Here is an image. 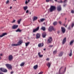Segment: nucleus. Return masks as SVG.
<instances>
[{
    "label": "nucleus",
    "instance_id": "nucleus-29",
    "mask_svg": "<svg viewBox=\"0 0 74 74\" xmlns=\"http://www.w3.org/2000/svg\"><path fill=\"white\" fill-rule=\"evenodd\" d=\"M38 55L40 58H41V57H42L43 56L42 55H40V53H38Z\"/></svg>",
    "mask_w": 74,
    "mask_h": 74
},
{
    "label": "nucleus",
    "instance_id": "nucleus-38",
    "mask_svg": "<svg viewBox=\"0 0 74 74\" xmlns=\"http://www.w3.org/2000/svg\"><path fill=\"white\" fill-rule=\"evenodd\" d=\"M71 12L73 14L74 13V11L73 10H71Z\"/></svg>",
    "mask_w": 74,
    "mask_h": 74
},
{
    "label": "nucleus",
    "instance_id": "nucleus-42",
    "mask_svg": "<svg viewBox=\"0 0 74 74\" xmlns=\"http://www.w3.org/2000/svg\"><path fill=\"white\" fill-rule=\"evenodd\" d=\"M59 23L60 25H62V21H59Z\"/></svg>",
    "mask_w": 74,
    "mask_h": 74
},
{
    "label": "nucleus",
    "instance_id": "nucleus-28",
    "mask_svg": "<svg viewBox=\"0 0 74 74\" xmlns=\"http://www.w3.org/2000/svg\"><path fill=\"white\" fill-rule=\"evenodd\" d=\"M62 69V67H61L60 69L59 70V74H62V73H61L60 72V70Z\"/></svg>",
    "mask_w": 74,
    "mask_h": 74
},
{
    "label": "nucleus",
    "instance_id": "nucleus-48",
    "mask_svg": "<svg viewBox=\"0 0 74 74\" xmlns=\"http://www.w3.org/2000/svg\"><path fill=\"white\" fill-rule=\"evenodd\" d=\"M53 47V45H50L49 46V47H50V48H51V47Z\"/></svg>",
    "mask_w": 74,
    "mask_h": 74
},
{
    "label": "nucleus",
    "instance_id": "nucleus-47",
    "mask_svg": "<svg viewBox=\"0 0 74 74\" xmlns=\"http://www.w3.org/2000/svg\"><path fill=\"white\" fill-rule=\"evenodd\" d=\"M26 12V13H28L29 12V10H27Z\"/></svg>",
    "mask_w": 74,
    "mask_h": 74
},
{
    "label": "nucleus",
    "instance_id": "nucleus-1",
    "mask_svg": "<svg viewBox=\"0 0 74 74\" xmlns=\"http://www.w3.org/2000/svg\"><path fill=\"white\" fill-rule=\"evenodd\" d=\"M55 10H56V7L53 5L51 6L49 9V11L51 12H52L53 11H55Z\"/></svg>",
    "mask_w": 74,
    "mask_h": 74
},
{
    "label": "nucleus",
    "instance_id": "nucleus-37",
    "mask_svg": "<svg viewBox=\"0 0 74 74\" xmlns=\"http://www.w3.org/2000/svg\"><path fill=\"white\" fill-rule=\"evenodd\" d=\"M68 29L69 30H71V26L70 25V26H69L68 28Z\"/></svg>",
    "mask_w": 74,
    "mask_h": 74
},
{
    "label": "nucleus",
    "instance_id": "nucleus-2",
    "mask_svg": "<svg viewBox=\"0 0 74 74\" xmlns=\"http://www.w3.org/2000/svg\"><path fill=\"white\" fill-rule=\"evenodd\" d=\"M5 66L7 67V68L8 69H10L11 70H12V67L11 65L10 64H6Z\"/></svg>",
    "mask_w": 74,
    "mask_h": 74
},
{
    "label": "nucleus",
    "instance_id": "nucleus-63",
    "mask_svg": "<svg viewBox=\"0 0 74 74\" xmlns=\"http://www.w3.org/2000/svg\"><path fill=\"white\" fill-rule=\"evenodd\" d=\"M1 57H0V59H1Z\"/></svg>",
    "mask_w": 74,
    "mask_h": 74
},
{
    "label": "nucleus",
    "instance_id": "nucleus-20",
    "mask_svg": "<svg viewBox=\"0 0 74 74\" xmlns=\"http://www.w3.org/2000/svg\"><path fill=\"white\" fill-rule=\"evenodd\" d=\"M23 8L24 11H26L28 8V7L27 6H24L23 7Z\"/></svg>",
    "mask_w": 74,
    "mask_h": 74
},
{
    "label": "nucleus",
    "instance_id": "nucleus-34",
    "mask_svg": "<svg viewBox=\"0 0 74 74\" xmlns=\"http://www.w3.org/2000/svg\"><path fill=\"white\" fill-rule=\"evenodd\" d=\"M74 26V23H72V25H71V28H72L73 26Z\"/></svg>",
    "mask_w": 74,
    "mask_h": 74
},
{
    "label": "nucleus",
    "instance_id": "nucleus-26",
    "mask_svg": "<svg viewBox=\"0 0 74 74\" xmlns=\"http://www.w3.org/2000/svg\"><path fill=\"white\" fill-rule=\"evenodd\" d=\"M41 30H42L43 31L45 30V28L44 27H42L41 28Z\"/></svg>",
    "mask_w": 74,
    "mask_h": 74
},
{
    "label": "nucleus",
    "instance_id": "nucleus-41",
    "mask_svg": "<svg viewBox=\"0 0 74 74\" xmlns=\"http://www.w3.org/2000/svg\"><path fill=\"white\" fill-rule=\"evenodd\" d=\"M15 22V20H13L12 21V23H14Z\"/></svg>",
    "mask_w": 74,
    "mask_h": 74
},
{
    "label": "nucleus",
    "instance_id": "nucleus-58",
    "mask_svg": "<svg viewBox=\"0 0 74 74\" xmlns=\"http://www.w3.org/2000/svg\"><path fill=\"white\" fill-rule=\"evenodd\" d=\"M32 14V13L31 12H29V14Z\"/></svg>",
    "mask_w": 74,
    "mask_h": 74
},
{
    "label": "nucleus",
    "instance_id": "nucleus-21",
    "mask_svg": "<svg viewBox=\"0 0 74 74\" xmlns=\"http://www.w3.org/2000/svg\"><path fill=\"white\" fill-rule=\"evenodd\" d=\"M63 52H61L59 54V56L60 57H61L62 56H63Z\"/></svg>",
    "mask_w": 74,
    "mask_h": 74
},
{
    "label": "nucleus",
    "instance_id": "nucleus-32",
    "mask_svg": "<svg viewBox=\"0 0 74 74\" xmlns=\"http://www.w3.org/2000/svg\"><path fill=\"white\" fill-rule=\"evenodd\" d=\"M72 51L71 50V52L70 53L69 55V56H72Z\"/></svg>",
    "mask_w": 74,
    "mask_h": 74
},
{
    "label": "nucleus",
    "instance_id": "nucleus-31",
    "mask_svg": "<svg viewBox=\"0 0 74 74\" xmlns=\"http://www.w3.org/2000/svg\"><path fill=\"white\" fill-rule=\"evenodd\" d=\"M56 1L58 2L59 3H63V1H62V0H60V1H58V0H56Z\"/></svg>",
    "mask_w": 74,
    "mask_h": 74
},
{
    "label": "nucleus",
    "instance_id": "nucleus-61",
    "mask_svg": "<svg viewBox=\"0 0 74 74\" xmlns=\"http://www.w3.org/2000/svg\"><path fill=\"white\" fill-rule=\"evenodd\" d=\"M14 1H16V0H14Z\"/></svg>",
    "mask_w": 74,
    "mask_h": 74
},
{
    "label": "nucleus",
    "instance_id": "nucleus-56",
    "mask_svg": "<svg viewBox=\"0 0 74 74\" xmlns=\"http://www.w3.org/2000/svg\"><path fill=\"white\" fill-rule=\"evenodd\" d=\"M29 1H30V0H28V3H29Z\"/></svg>",
    "mask_w": 74,
    "mask_h": 74
},
{
    "label": "nucleus",
    "instance_id": "nucleus-7",
    "mask_svg": "<svg viewBox=\"0 0 74 74\" xmlns=\"http://www.w3.org/2000/svg\"><path fill=\"white\" fill-rule=\"evenodd\" d=\"M18 27V25H14L12 27V28L13 29H17Z\"/></svg>",
    "mask_w": 74,
    "mask_h": 74
},
{
    "label": "nucleus",
    "instance_id": "nucleus-15",
    "mask_svg": "<svg viewBox=\"0 0 74 74\" xmlns=\"http://www.w3.org/2000/svg\"><path fill=\"white\" fill-rule=\"evenodd\" d=\"M46 36H47V34L45 32L43 33L42 34V37L43 38H45Z\"/></svg>",
    "mask_w": 74,
    "mask_h": 74
},
{
    "label": "nucleus",
    "instance_id": "nucleus-8",
    "mask_svg": "<svg viewBox=\"0 0 74 74\" xmlns=\"http://www.w3.org/2000/svg\"><path fill=\"white\" fill-rule=\"evenodd\" d=\"M52 40V39L51 37H50L49 39H48L47 40V43H51V41Z\"/></svg>",
    "mask_w": 74,
    "mask_h": 74
},
{
    "label": "nucleus",
    "instance_id": "nucleus-39",
    "mask_svg": "<svg viewBox=\"0 0 74 74\" xmlns=\"http://www.w3.org/2000/svg\"><path fill=\"white\" fill-rule=\"evenodd\" d=\"M67 0H65L64 1V3H66V2H67Z\"/></svg>",
    "mask_w": 74,
    "mask_h": 74
},
{
    "label": "nucleus",
    "instance_id": "nucleus-9",
    "mask_svg": "<svg viewBox=\"0 0 74 74\" xmlns=\"http://www.w3.org/2000/svg\"><path fill=\"white\" fill-rule=\"evenodd\" d=\"M8 58L9 61H11V60H12V59H13V57H12V56L11 55H10L9 56Z\"/></svg>",
    "mask_w": 74,
    "mask_h": 74
},
{
    "label": "nucleus",
    "instance_id": "nucleus-13",
    "mask_svg": "<svg viewBox=\"0 0 74 74\" xmlns=\"http://www.w3.org/2000/svg\"><path fill=\"white\" fill-rule=\"evenodd\" d=\"M7 33H4L2 34L1 35H0V38L1 37H3V36H5V35H7Z\"/></svg>",
    "mask_w": 74,
    "mask_h": 74
},
{
    "label": "nucleus",
    "instance_id": "nucleus-23",
    "mask_svg": "<svg viewBox=\"0 0 74 74\" xmlns=\"http://www.w3.org/2000/svg\"><path fill=\"white\" fill-rule=\"evenodd\" d=\"M21 21H22V19L21 18L17 21V23L18 24H20L21 23Z\"/></svg>",
    "mask_w": 74,
    "mask_h": 74
},
{
    "label": "nucleus",
    "instance_id": "nucleus-19",
    "mask_svg": "<svg viewBox=\"0 0 74 74\" xmlns=\"http://www.w3.org/2000/svg\"><path fill=\"white\" fill-rule=\"evenodd\" d=\"M16 32H22V30L20 29L19 28H18L16 31Z\"/></svg>",
    "mask_w": 74,
    "mask_h": 74
},
{
    "label": "nucleus",
    "instance_id": "nucleus-62",
    "mask_svg": "<svg viewBox=\"0 0 74 74\" xmlns=\"http://www.w3.org/2000/svg\"><path fill=\"white\" fill-rule=\"evenodd\" d=\"M58 23V22H56V24Z\"/></svg>",
    "mask_w": 74,
    "mask_h": 74
},
{
    "label": "nucleus",
    "instance_id": "nucleus-24",
    "mask_svg": "<svg viewBox=\"0 0 74 74\" xmlns=\"http://www.w3.org/2000/svg\"><path fill=\"white\" fill-rule=\"evenodd\" d=\"M47 66L49 68L51 66V63H50V62H48L47 64Z\"/></svg>",
    "mask_w": 74,
    "mask_h": 74
},
{
    "label": "nucleus",
    "instance_id": "nucleus-30",
    "mask_svg": "<svg viewBox=\"0 0 74 74\" xmlns=\"http://www.w3.org/2000/svg\"><path fill=\"white\" fill-rule=\"evenodd\" d=\"M25 62H23L21 63L20 65L22 67V66H23L24 65V64H25Z\"/></svg>",
    "mask_w": 74,
    "mask_h": 74
},
{
    "label": "nucleus",
    "instance_id": "nucleus-40",
    "mask_svg": "<svg viewBox=\"0 0 74 74\" xmlns=\"http://www.w3.org/2000/svg\"><path fill=\"white\" fill-rule=\"evenodd\" d=\"M29 2L27 1V0H26L25 1V4H27Z\"/></svg>",
    "mask_w": 74,
    "mask_h": 74
},
{
    "label": "nucleus",
    "instance_id": "nucleus-52",
    "mask_svg": "<svg viewBox=\"0 0 74 74\" xmlns=\"http://www.w3.org/2000/svg\"><path fill=\"white\" fill-rule=\"evenodd\" d=\"M0 74H3V73H2V72H0Z\"/></svg>",
    "mask_w": 74,
    "mask_h": 74
},
{
    "label": "nucleus",
    "instance_id": "nucleus-33",
    "mask_svg": "<svg viewBox=\"0 0 74 74\" xmlns=\"http://www.w3.org/2000/svg\"><path fill=\"white\" fill-rule=\"evenodd\" d=\"M12 46L13 47V46H18L17 44H12Z\"/></svg>",
    "mask_w": 74,
    "mask_h": 74
},
{
    "label": "nucleus",
    "instance_id": "nucleus-3",
    "mask_svg": "<svg viewBox=\"0 0 74 74\" xmlns=\"http://www.w3.org/2000/svg\"><path fill=\"white\" fill-rule=\"evenodd\" d=\"M53 29V26H50L48 29V30L50 32H51L52 31Z\"/></svg>",
    "mask_w": 74,
    "mask_h": 74
},
{
    "label": "nucleus",
    "instance_id": "nucleus-6",
    "mask_svg": "<svg viewBox=\"0 0 74 74\" xmlns=\"http://www.w3.org/2000/svg\"><path fill=\"white\" fill-rule=\"evenodd\" d=\"M41 35L39 33H37L36 34V39H38V38H40V36Z\"/></svg>",
    "mask_w": 74,
    "mask_h": 74
},
{
    "label": "nucleus",
    "instance_id": "nucleus-22",
    "mask_svg": "<svg viewBox=\"0 0 74 74\" xmlns=\"http://www.w3.org/2000/svg\"><path fill=\"white\" fill-rule=\"evenodd\" d=\"M38 67V65H36L34 66L33 67L34 69L36 70Z\"/></svg>",
    "mask_w": 74,
    "mask_h": 74
},
{
    "label": "nucleus",
    "instance_id": "nucleus-44",
    "mask_svg": "<svg viewBox=\"0 0 74 74\" xmlns=\"http://www.w3.org/2000/svg\"><path fill=\"white\" fill-rule=\"evenodd\" d=\"M63 25L65 27H67V25H66V24H63Z\"/></svg>",
    "mask_w": 74,
    "mask_h": 74
},
{
    "label": "nucleus",
    "instance_id": "nucleus-60",
    "mask_svg": "<svg viewBox=\"0 0 74 74\" xmlns=\"http://www.w3.org/2000/svg\"><path fill=\"white\" fill-rule=\"evenodd\" d=\"M65 20H67V18H65Z\"/></svg>",
    "mask_w": 74,
    "mask_h": 74
},
{
    "label": "nucleus",
    "instance_id": "nucleus-14",
    "mask_svg": "<svg viewBox=\"0 0 74 74\" xmlns=\"http://www.w3.org/2000/svg\"><path fill=\"white\" fill-rule=\"evenodd\" d=\"M66 42V38H64L62 41V44L63 45Z\"/></svg>",
    "mask_w": 74,
    "mask_h": 74
},
{
    "label": "nucleus",
    "instance_id": "nucleus-45",
    "mask_svg": "<svg viewBox=\"0 0 74 74\" xmlns=\"http://www.w3.org/2000/svg\"><path fill=\"white\" fill-rule=\"evenodd\" d=\"M53 54H56V51H54L53 52Z\"/></svg>",
    "mask_w": 74,
    "mask_h": 74
},
{
    "label": "nucleus",
    "instance_id": "nucleus-46",
    "mask_svg": "<svg viewBox=\"0 0 74 74\" xmlns=\"http://www.w3.org/2000/svg\"><path fill=\"white\" fill-rule=\"evenodd\" d=\"M46 2H49V0H46Z\"/></svg>",
    "mask_w": 74,
    "mask_h": 74
},
{
    "label": "nucleus",
    "instance_id": "nucleus-35",
    "mask_svg": "<svg viewBox=\"0 0 74 74\" xmlns=\"http://www.w3.org/2000/svg\"><path fill=\"white\" fill-rule=\"evenodd\" d=\"M53 25L54 26H55L56 25V21L54 22L53 23Z\"/></svg>",
    "mask_w": 74,
    "mask_h": 74
},
{
    "label": "nucleus",
    "instance_id": "nucleus-54",
    "mask_svg": "<svg viewBox=\"0 0 74 74\" xmlns=\"http://www.w3.org/2000/svg\"><path fill=\"white\" fill-rule=\"evenodd\" d=\"M45 49H46L45 48L43 49L44 51H45Z\"/></svg>",
    "mask_w": 74,
    "mask_h": 74
},
{
    "label": "nucleus",
    "instance_id": "nucleus-59",
    "mask_svg": "<svg viewBox=\"0 0 74 74\" xmlns=\"http://www.w3.org/2000/svg\"><path fill=\"white\" fill-rule=\"evenodd\" d=\"M2 55H3V54H0V56H2Z\"/></svg>",
    "mask_w": 74,
    "mask_h": 74
},
{
    "label": "nucleus",
    "instance_id": "nucleus-49",
    "mask_svg": "<svg viewBox=\"0 0 74 74\" xmlns=\"http://www.w3.org/2000/svg\"><path fill=\"white\" fill-rule=\"evenodd\" d=\"M49 60V58H47L46 59V60L48 61V60Z\"/></svg>",
    "mask_w": 74,
    "mask_h": 74
},
{
    "label": "nucleus",
    "instance_id": "nucleus-64",
    "mask_svg": "<svg viewBox=\"0 0 74 74\" xmlns=\"http://www.w3.org/2000/svg\"><path fill=\"white\" fill-rule=\"evenodd\" d=\"M55 0V1H56V0Z\"/></svg>",
    "mask_w": 74,
    "mask_h": 74
},
{
    "label": "nucleus",
    "instance_id": "nucleus-5",
    "mask_svg": "<svg viewBox=\"0 0 74 74\" xmlns=\"http://www.w3.org/2000/svg\"><path fill=\"white\" fill-rule=\"evenodd\" d=\"M38 30H39V26L36 29H33L32 32L33 33H34L35 32L38 31Z\"/></svg>",
    "mask_w": 74,
    "mask_h": 74
},
{
    "label": "nucleus",
    "instance_id": "nucleus-53",
    "mask_svg": "<svg viewBox=\"0 0 74 74\" xmlns=\"http://www.w3.org/2000/svg\"><path fill=\"white\" fill-rule=\"evenodd\" d=\"M11 8H12V6H10V9H11Z\"/></svg>",
    "mask_w": 74,
    "mask_h": 74
},
{
    "label": "nucleus",
    "instance_id": "nucleus-17",
    "mask_svg": "<svg viewBox=\"0 0 74 74\" xmlns=\"http://www.w3.org/2000/svg\"><path fill=\"white\" fill-rule=\"evenodd\" d=\"M45 21V19L44 18H41V19H40V20H38V21L39 22H42L43 21Z\"/></svg>",
    "mask_w": 74,
    "mask_h": 74
},
{
    "label": "nucleus",
    "instance_id": "nucleus-18",
    "mask_svg": "<svg viewBox=\"0 0 74 74\" xmlns=\"http://www.w3.org/2000/svg\"><path fill=\"white\" fill-rule=\"evenodd\" d=\"M43 45H44V44L43 43H40L38 44V47H42Z\"/></svg>",
    "mask_w": 74,
    "mask_h": 74
},
{
    "label": "nucleus",
    "instance_id": "nucleus-57",
    "mask_svg": "<svg viewBox=\"0 0 74 74\" xmlns=\"http://www.w3.org/2000/svg\"><path fill=\"white\" fill-rule=\"evenodd\" d=\"M66 68H65V70L64 71H66Z\"/></svg>",
    "mask_w": 74,
    "mask_h": 74
},
{
    "label": "nucleus",
    "instance_id": "nucleus-4",
    "mask_svg": "<svg viewBox=\"0 0 74 74\" xmlns=\"http://www.w3.org/2000/svg\"><path fill=\"white\" fill-rule=\"evenodd\" d=\"M0 70L1 71H2V72H4V73L7 72V70L4 68H0Z\"/></svg>",
    "mask_w": 74,
    "mask_h": 74
},
{
    "label": "nucleus",
    "instance_id": "nucleus-10",
    "mask_svg": "<svg viewBox=\"0 0 74 74\" xmlns=\"http://www.w3.org/2000/svg\"><path fill=\"white\" fill-rule=\"evenodd\" d=\"M61 29L63 33H64L66 32V29L64 27H61Z\"/></svg>",
    "mask_w": 74,
    "mask_h": 74
},
{
    "label": "nucleus",
    "instance_id": "nucleus-25",
    "mask_svg": "<svg viewBox=\"0 0 74 74\" xmlns=\"http://www.w3.org/2000/svg\"><path fill=\"white\" fill-rule=\"evenodd\" d=\"M74 42V40H72L71 41V42L70 43V45H72V44Z\"/></svg>",
    "mask_w": 74,
    "mask_h": 74
},
{
    "label": "nucleus",
    "instance_id": "nucleus-12",
    "mask_svg": "<svg viewBox=\"0 0 74 74\" xmlns=\"http://www.w3.org/2000/svg\"><path fill=\"white\" fill-rule=\"evenodd\" d=\"M57 10L58 11H60L62 10V7L60 5L58 7Z\"/></svg>",
    "mask_w": 74,
    "mask_h": 74
},
{
    "label": "nucleus",
    "instance_id": "nucleus-51",
    "mask_svg": "<svg viewBox=\"0 0 74 74\" xmlns=\"http://www.w3.org/2000/svg\"><path fill=\"white\" fill-rule=\"evenodd\" d=\"M14 73V72L12 71V72H11L10 73H11V74H12V73Z\"/></svg>",
    "mask_w": 74,
    "mask_h": 74
},
{
    "label": "nucleus",
    "instance_id": "nucleus-55",
    "mask_svg": "<svg viewBox=\"0 0 74 74\" xmlns=\"http://www.w3.org/2000/svg\"><path fill=\"white\" fill-rule=\"evenodd\" d=\"M59 32H60V31H58V32H57V33H58V34L59 33Z\"/></svg>",
    "mask_w": 74,
    "mask_h": 74
},
{
    "label": "nucleus",
    "instance_id": "nucleus-27",
    "mask_svg": "<svg viewBox=\"0 0 74 74\" xmlns=\"http://www.w3.org/2000/svg\"><path fill=\"white\" fill-rule=\"evenodd\" d=\"M25 46L26 47H27V45H29V44H30V42H28L25 43Z\"/></svg>",
    "mask_w": 74,
    "mask_h": 74
},
{
    "label": "nucleus",
    "instance_id": "nucleus-50",
    "mask_svg": "<svg viewBox=\"0 0 74 74\" xmlns=\"http://www.w3.org/2000/svg\"><path fill=\"white\" fill-rule=\"evenodd\" d=\"M66 4H65L63 5V6L64 7H66Z\"/></svg>",
    "mask_w": 74,
    "mask_h": 74
},
{
    "label": "nucleus",
    "instance_id": "nucleus-11",
    "mask_svg": "<svg viewBox=\"0 0 74 74\" xmlns=\"http://www.w3.org/2000/svg\"><path fill=\"white\" fill-rule=\"evenodd\" d=\"M23 42V41L22 40H21L20 41L19 40L18 42H17L18 45H21Z\"/></svg>",
    "mask_w": 74,
    "mask_h": 74
},
{
    "label": "nucleus",
    "instance_id": "nucleus-16",
    "mask_svg": "<svg viewBox=\"0 0 74 74\" xmlns=\"http://www.w3.org/2000/svg\"><path fill=\"white\" fill-rule=\"evenodd\" d=\"M37 19V17L36 16H34L33 18V21L34 22Z\"/></svg>",
    "mask_w": 74,
    "mask_h": 74
},
{
    "label": "nucleus",
    "instance_id": "nucleus-36",
    "mask_svg": "<svg viewBox=\"0 0 74 74\" xmlns=\"http://www.w3.org/2000/svg\"><path fill=\"white\" fill-rule=\"evenodd\" d=\"M9 3V0H8L6 2V4H8Z\"/></svg>",
    "mask_w": 74,
    "mask_h": 74
},
{
    "label": "nucleus",
    "instance_id": "nucleus-43",
    "mask_svg": "<svg viewBox=\"0 0 74 74\" xmlns=\"http://www.w3.org/2000/svg\"><path fill=\"white\" fill-rule=\"evenodd\" d=\"M43 73L42 72H40V73H39L38 74H42Z\"/></svg>",
    "mask_w": 74,
    "mask_h": 74
}]
</instances>
